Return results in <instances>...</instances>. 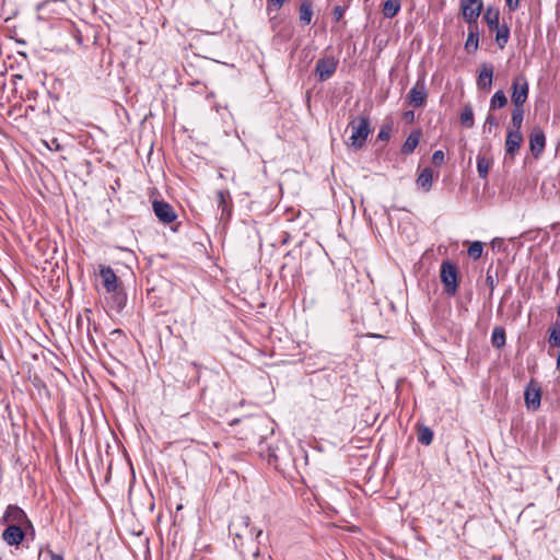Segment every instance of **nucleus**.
Returning a JSON list of instances; mask_svg holds the SVG:
<instances>
[{
  "mask_svg": "<svg viewBox=\"0 0 560 560\" xmlns=\"http://www.w3.org/2000/svg\"><path fill=\"white\" fill-rule=\"evenodd\" d=\"M486 282L491 289L494 288V279L491 275H489V272L487 273Z\"/></svg>",
  "mask_w": 560,
  "mask_h": 560,
  "instance_id": "obj_42",
  "label": "nucleus"
},
{
  "mask_svg": "<svg viewBox=\"0 0 560 560\" xmlns=\"http://www.w3.org/2000/svg\"><path fill=\"white\" fill-rule=\"evenodd\" d=\"M508 104V98L502 90L497 91L491 100H490V107L492 109L495 108H502Z\"/></svg>",
  "mask_w": 560,
  "mask_h": 560,
  "instance_id": "obj_26",
  "label": "nucleus"
},
{
  "mask_svg": "<svg viewBox=\"0 0 560 560\" xmlns=\"http://www.w3.org/2000/svg\"><path fill=\"white\" fill-rule=\"evenodd\" d=\"M491 246L493 249L501 250L504 248V240L501 237H495L491 241Z\"/></svg>",
  "mask_w": 560,
  "mask_h": 560,
  "instance_id": "obj_36",
  "label": "nucleus"
},
{
  "mask_svg": "<svg viewBox=\"0 0 560 560\" xmlns=\"http://www.w3.org/2000/svg\"><path fill=\"white\" fill-rule=\"evenodd\" d=\"M523 118H524L523 106H514V108L512 110V117H511V122L513 126L512 130L521 131Z\"/></svg>",
  "mask_w": 560,
  "mask_h": 560,
  "instance_id": "obj_24",
  "label": "nucleus"
},
{
  "mask_svg": "<svg viewBox=\"0 0 560 560\" xmlns=\"http://www.w3.org/2000/svg\"><path fill=\"white\" fill-rule=\"evenodd\" d=\"M522 142L523 136L521 131L509 130L504 145L505 154L513 159L518 153Z\"/></svg>",
  "mask_w": 560,
  "mask_h": 560,
  "instance_id": "obj_13",
  "label": "nucleus"
},
{
  "mask_svg": "<svg viewBox=\"0 0 560 560\" xmlns=\"http://www.w3.org/2000/svg\"><path fill=\"white\" fill-rule=\"evenodd\" d=\"M285 1L287 0H267V9L268 11L279 10L283 7Z\"/></svg>",
  "mask_w": 560,
  "mask_h": 560,
  "instance_id": "obj_32",
  "label": "nucleus"
},
{
  "mask_svg": "<svg viewBox=\"0 0 560 560\" xmlns=\"http://www.w3.org/2000/svg\"><path fill=\"white\" fill-rule=\"evenodd\" d=\"M483 252V243L476 241L470 244L468 247L467 254L470 258L477 260L481 257Z\"/></svg>",
  "mask_w": 560,
  "mask_h": 560,
  "instance_id": "obj_28",
  "label": "nucleus"
},
{
  "mask_svg": "<svg viewBox=\"0 0 560 560\" xmlns=\"http://www.w3.org/2000/svg\"><path fill=\"white\" fill-rule=\"evenodd\" d=\"M491 161L485 155L477 156V172L480 178L486 179L490 170Z\"/></svg>",
  "mask_w": 560,
  "mask_h": 560,
  "instance_id": "obj_23",
  "label": "nucleus"
},
{
  "mask_svg": "<svg viewBox=\"0 0 560 560\" xmlns=\"http://www.w3.org/2000/svg\"><path fill=\"white\" fill-rule=\"evenodd\" d=\"M545 144L546 138L542 131L539 130L530 135L529 148L535 155H538L539 153L542 152Z\"/></svg>",
  "mask_w": 560,
  "mask_h": 560,
  "instance_id": "obj_19",
  "label": "nucleus"
},
{
  "mask_svg": "<svg viewBox=\"0 0 560 560\" xmlns=\"http://www.w3.org/2000/svg\"><path fill=\"white\" fill-rule=\"evenodd\" d=\"M421 137H422V132L420 129H416V130L411 131L401 147V153L406 154V155L411 154L415 151V149L418 147Z\"/></svg>",
  "mask_w": 560,
  "mask_h": 560,
  "instance_id": "obj_16",
  "label": "nucleus"
},
{
  "mask_svg": "<svg viewBox=\"0 0 560 560\" xmlns=\"http://www.w3.org/2000/svg\"><path fill=\"white\" fill-rule=\"evenodd\" d=\"M482 5V0H460L464 20L469 24L476 23L481 13Z\"/></svg>",
  "mask_w": 560,
  "mask_h": 560,
  "instance_id": "obj_8",
  "label": "nucleus"
},
{
  "mask_svg": "<svg viewBox=\"0 0 560 560\" xmlns=\"http://www.w3.org/2000/svg\"><path fill=\"white\" fill-rule=\"evenodd\" d=\"M48 555L50 557V560H63V557L61 555L55 553L52 550H48Z\"/></svg>",
  "mask_w": 560,
  "mask_h": 560,
  "instance_id": "obj_41",
  "label": "nucleus"
},
{
  "mask_svg": "<svg viewBox=\"0 0 560 560\" xmlns=\"http://www.w3.org/2000/svg\"><path fill=\"white\" fill-rule=\"evenodd\" d=\"M557 368L560 371V354L558 355V359H557Z\"/></svg>",
  "mask_w": 560,
  "mask_h": 560,
  "instance_id": "obj_45",
  "label": "nucleus"
},
{
  "mask_svg": "<svg viewBox=\"0 0 560 560\" xmlns=\"http://www.w3.org/2000/svg\"><path fill=\"white\" fill-rule=\"evenodd\" d=\"M100 277L107 293H112L119 308L125 305L126 296L119 289L118 278L109 266H101Z\"/></svg>",
  "mask_w": 560,
  "mask_h": 560,
  "instance_id": "obj_2",
  "label": "nucleus"
},
{
  "mask_svg": "<svg viewBox=\"0 0 560 560\" xmlns=\"http://www.w3.org/2000/svg\"><path fill=\"white\" fill-rule=\"evenodd\" d=\"M313 4L308 0H303L299 8V21L303 26L311 24L313 19Z\"/></svg>",
  "mask_w": 560,
  "mask_h": 560,
  "instance_id": "obj_18",
  "label": "nucleus"
},
{
  "mask_svg": "<svg viewBox=\"0 0 560 560\" xmlns=\"http://www.w3.org/2000/svg\"><path fill=\"white\" fill-rule=\"evenodd\" d=\"M110 335L115 337H124V332L121 329H114L112 330Z\"/></svg>",
  "mask_w": 560,
  "mask_h": 560,
  "instance_id": "obj_44",
  "label": "nucleus"
},
{
  "mask_svg": "<svg viewBox=\"0 0 560 560\" xmlns=\"http://www.w3.org/2000/svg\"><path fill=\"white\" fill-rule=\"evenodd\" d=\"M2 520L8 525H30V521L27 520L25 512L16 505H9L3 514Z\"/></svg>",
  "mask_w": 560,
  "mask_h": 560,
  "instance_id": "obj_11",
  "label": "nucleus"
},
{
  "mask_svg": "<svg viewBox=\"0 0 560 560\" xmlns=\"http://www.w3.org/2000/svg\"><path fill=\"white\" fill-rule=\"evenodd\" d=\"M400 9H401L400 0H386L383 3L382 12L385 18L392 19L398 14Z\"/></svg>",
  "mask_w": 560,
  "mask_h": 560,
  "instance_id": "obj_20",
  "label": "nucleus"
},
{
  "mask_svg": "<svg viewBox=\"0 0 560 560\" xmlns=\"http://www.w3.org/2000/svg\"><path fill=\"white\" fill-rule=\"evenodd\" d=\"M529 84L527 78L520 73L513 78L511 100L514 106H524L527 101Z\"/></svg>",
  "mask_w": 560,
  "mask_h": 560,
  "instance_id": "obj_4",
  "label": "nucleus"
},
{
  "mask_svg": "<svg viewBox=\"0 0 560 560\" xmlns=\"http://www.w3.org/2000/svg\"><path fill=\"white\" fill-rule=\"evenodd\" d=\"M558 316L560 317V306L558 307Z\"/></svg>",
  "mask_w": 560,
  "mask_h": 560,
  "instance_id": "obj_46",
  "label": "nucleus"
},
{
  "mask_svg": "<svg viewBox=\"0 0 560 560\" xmlns=\"http://www.w3.org/2000/svg\"><path fill=\"white\" fill-rule=\"evenodd\" d=\"M49 150L58 151L61 149L57 139H52L51 142L46 144Z\"/></svg>",
  "mask_w": 560,
  "mask_h": 560,
  "instance_id": "obj_38",
  "label": "nucleus"
},
{
  "mask_svg": "<svg viewBox=\"0 0 560 560\" xmlns=\"http://www.w3.org/2000/svg\"><path fill=\"white\" fill-rule=\"evenodd\" d=\"M418 441L423 445H430L433 441V431L425 425H421L418 430Z\"/></svg>",
  "mask_w": 560,
  "mask_h": 560,
  "instance_id": "obj_27",
  "label": "nucleus"
},
{
  "mask_svg": "<svg viewBox=\"0 0 560 560\" xmlns=\"http://www.w3.org/2000/svg\"><path fill=\"white\" fill-rule=\"evenodd\" d=\"M497 30V36H495V39L499 44L500 47H503L506 43H508V39H509V28L508 27H503V28H495Z\"/></svg>",
  "mask_w": 560,
  "mask_h": 560,
  "instance_id": "obj_31",
  "label": "nucleus"
},
{
  "mask_svg": "<svg viewBox=\"0 0 560 560\" xmlns=\"http://www.w3.org/2000/svg\"><path fill=\"white\" fill-rule=\"evenodd\" d=\"M346 9L341 5H336L332 11V19L336 22H339L345 15Z\"/></svg>",
  "mask_w": 560,
  "mask_h": 560,
  "instance_id": "obj_33",
  "label": "nucleus"
},
{
  "mask_svg": "<svg viewBox=\"0 0 560 560\" xmlns=\"http://www.w3.org/2000/svg\"><path fill=\"white\" fill-rule=\"evenodd\" d=\"M337 67L338 59L335 56H324L317 60L314 73L319 82H325L334 75Z\"/></svg>",
  "mask_w": 560,
  "mask_h": 560,
  "instance_id": "obj_6",
  "label": "nucleus"
},
{
  "mask_svg": "<svg viewBox=\"0 0 560 560\" xmlns=\"http://www.w3.org/2000/svg\"><path fill=\"white\" fill-rule=\"evenodd\" d=\"M524 399L527 409L536 411L540 407L541 388L535 381H530L524 392Z\"/></svg>",
  "mask_w": 560,
  "mask_h": 560,
  "instance_id": "obj_7",
  "label": "nucleus"
},
{
  "mask_svg": "<svg viewBox=\"0 0 560 560\" xmlns=\"http://www.w3.org/2000/svg\"><path fill=\"white\" fill-rule=\"evenodd\" d=\"M493 80V66L491 63H482L477 79L479 90L490 91Z\"/></svg>",
  "mask_w": 560,
  "mask_h": 560,
  "instance_id": "obj_14",
  "label": "nucleus"
},
{
  "mask_svg": "<svg viewBox=\"0 0 560 560\" xmlns=\"http://www.w3.org/2000/svg\"><path fill=\"white\" fill-rule=\"evenodd\" d=\"M2 539L9 546H18L22 542L25 537L23 525H8L2 532Z\"/></svg>",
  "mask_w": 560,
  "mask_h": 560,
  "instance_id": "obj_12",
  "label": "nucleus"
},
{
  "mask_svg": "<svg viewBox=\"0 0 560 560\" xmlns=\"http://www.w3.org/2000/svg\"><path fill=\"white\" fill-rule=\"evenodd\" d=\"M254 530L252 533H249L250 535H255V539L257 541H259V538L260 536L262 535V529H256V528H253Z\"/></svg>",
  "mask_w": 560,
  "mask_h": 560,
  "instance_id": "obj_43",
  "label": "nucleus"
},
{
  "mask_svg": "<svg viewBox=\"0 0 560 560\" xmlns=\"http://www.w3.org/2000/svg\"><path fill=\"white\" fill-rule=\"evenodd\" d=\"M392 128L389 126H384L381 128L377 138L382 141H387L390 138Z\"/></svg>",
  "mask_w": 560,
  "mask_h": 560,
  "instance_id": "obj_34",
  "label": "nucleus"
},
{
  "mask_svg": "<svg viewBox=\"0 0 560 560\" xmlns=\"http://www.w3.org/2000/svg\"><path fill=\"white\" fill-rule=\"evenodd\" d=\"M218 208L221 210V219L230 218L232 212V199L229 190H218Z\"/></svg>",
  "mask_w": 560,
  "mask_h": 560,
  "instance_id": "obj_15",
  "label": "nucleus"
},
{
  "mask_svg": "<svg viewBox=\"0 0 560 560\" xmlns=\"http://www.w3.org/2000/svg\"><path fill=\"white\" fill-rule=\"evenodd\" d=\"M499 16L500 12L498 9L489 7L486 10L485 20L491 31L499 27Z\"/></svg>",
  "mask_w": 560,
  "mask_h": 560,
  "instance_id": "obj_22",
  "label": "nucleus"
},
{
  "mask_svg": "<svg viewBox=\"0 0 560 560\" xmlns=\"http://www.w3.org/2000/svg\"><path fill=\"white\" fill-rule=\"evenodd\" d=\"M404 117L407 121H413L415 113L412 110H407L405 112Z\"/></svg>",
  "mask_w": 560,
  "mask_h": 560,
  "instance_id": "obj_40",
  "label": "nucleus"
},
{
  "mask_svg": "<svg viewBox=\"0 0 560 560\" xmlns=\"http://www.w3.org/2000/svg\"><path fill=\"white\" fill-rule=\"evenodd\" d=\"M348 127L351 129V136L349 137L348 145L357 150L361 149L371 132L369 118L365 116L353 118L349 122Z\"/></svg>",
  "mask_w": 560,
  "mask_h": 560,
  "instance_id": "obj_1",
  "label": "nucleus"
},
{
  "mask_svg": "<svg viewBox=\"0 0 560 560\" xmlns=\"http://www.w3.org/2000/svg\"><path fill=\"white\" fill-rule=\"evenodd\" d=\"M459 120L460 124L467 128H471L474 126V110L470 105L464 106Z\"/></svg>",
  "mask_w": 560,
  "mask_h": 560,
  "instance_id": "obj_25",
  "label": "nucleus"
},
{
  "mask_svg": "<svg viewBox=\"0 0 560 560\" xmlns=\"http://www.w3.org/2000/svg\"><path fill=\"white\" fill-rule=\"evenodd\" d=\"M486 125L497 126L498 121H497V119L492 115H488L487 118H486Z\"/></svg>",
  "mask_w": 560,
  "mask_h": 560,
  "instance_id": "obj_39",
  "label": "nucleus"
},
{
  "mask_svg": "<svg viewBox=\"0 0 560 560\" xmlns=\"http://www.w3.org/2000/svg\"><path fill=\"white\" fill-rule=\"evenodd\" d=\"M465 48L468 51L477 50V48H478V34L477 33H474L471 31L468 33V36H467V39L465 43Z\"/></svg>",
  "mask_w": 560,
  "mask_h": 560,
  "instance_id": "obj_30",
  "label": "nucleus"
},
{
  "mask_svg": "<svg viewBox=\"0 0 560 560\" xmlns=\"http://www.w3.org/2000/svg\"><path fill=\"white\" fill-rule=\"evenodd\" d=\"M492 346L497 349H501L505 346V330L501 326L493 328L491 334Z\"/></svg>",
  "mask_w": 560,
  "mask_h": 560,
  "instance_id": "obj_21",
  "label": "nucleus"
},
{
  "mask_svg": "<svg viewBox=\"0 0 560 560\" xmlns=\"http://www.w3.org/2000/svg\"><path fill=\"white\" fill-rule=\"evenodd\" d=\"M505 2L511 11H515L520 5V0H505Z\"/></svg>",
  "mask_w": 560,
  "mask_h": 560,
  "instance_id": "obj_37",
  "label": "nucleus"
},
{
  "mask_svg": "<svg viewBox=\"0 0 560 560\" xmlns=\"http://www.w3.org/2000/svg\"><path fill=\"white\" fill-rule=\"evenodd\" d=\"M416 184L423 191H430L433 184V170L430 167L423 168L418 175Z\"/></svg>",
  "mask_w": 560,
  "mask_h": 560,
  "instance_id": "obj_17",
  "label": "nucleus"
},
{
  "mask_svg": "<svg viewBox=\"0 0 560 560\" xmlns=\"http://www.w3.org/2000/svg\"><path fill=\"white\" fill-rule=\"evenodd\" d=\"M152 206L155 215L162 223L168 224L176 220L177 215L170 203L155 200Z\"/></svg>",
  "mask_w": 560,
  "mask_h": 560,
  "instance_id": "obj_10",
  "label": "nucleus"
},
{
  "mask_svg": "<svg viewBox=\"0 0 560 560\" xmlns=\"http://www.w3.org/2000/svg\"><path fill=\"white\" fill-rule=\"evenodd\" d=\"M250 518L248 515H238L230 524V534L234 537L233 542L236 549L242 546V538L245 534L252 533L254 529H249Z\"/></svg>",
  "mask_w": 560,
  "mask_h": 560,
  "instance_id": "obj_5",
  "label": "nucleus"
},
{
  "mask_svg": "<svg viewBox=\"0 0 560 560\" xmlns=\"http://www.w3.org/2000/svg\"><path fill=\"white\" fill-rule=\"evenodd\" d=\"M428 97L427 88L423 80H418L408 93V103L413 107L424 105Z\"/></svg>",
  "mask_w": 560,
  "mask_h": 560,
  "instance_id": "obj_9",
  "label": "nucleus"
},
{
  "mask_svg": "<svg viewBox=\"0 0 560 560\" xmlns=\"http://www.w3.org/2000/svg\"><path fill=\"white\" fill-rule=\"evenodd\" d=\"M549 343L551 347L560 346V323H556L550 328Z\"/></svg>",
  "mask_w": 560,
  "mask_h": 560,
  "instance_id": "obj_29",
  "label": "nucleus"
},
{
  "mask_svg": "<svg viewBox=\"0 0 560 560\" xmlns=\"http://www.w3.org/2000/svg\"><path fill=\"white\" fill-rule=\"evenodd\" d=\"M440 278L447 295H455L458 290V270L450 260H444L441 265Z\"/></svg>",
  "mask_w": 560,
  "mask_h": 560,
  "instance_id": "obj_3",
  "label": "nucleus"
},
{
  "mask_svg": "<svg viewBox=\"0 0 560 560\" xmlns=\"http://www.w3.org/2000/svg\"><path fill=\"white\" fill-rule=\"evenodd\" d=\"M432 162L435 165H442L444 163V152L442 150H436L432 155Z\"/></svg>",
  "mask_w": 560,
  "mask_h": 560,
  "instance_id": "obj_35",
  "label": "nucleus"
}]
</instances>
